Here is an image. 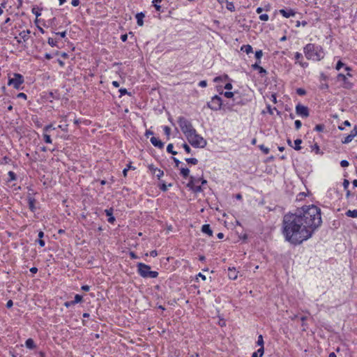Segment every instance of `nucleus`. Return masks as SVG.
<instances>
[{"label":"nucleus","mask_w":357,"mask_h":357,"mask_svg":"<svg viewBox=\"0 0 357 357\" xmlns=\"http://www.w3.org/2000/svg\"><path fill=\"white\" fill-rule=\"evenodd\" d=\"M321 224L320 208L314 204L304 205L283 216L282 233L286 241L298 245L310 239Z\"/></svg>","instance_id":"1"},{"label":"nucleus","mask_w":357,"mask_h":357,"mask_svg":"<svg viewBox=\"0 0 357 357\" xmlns=\"http://www.w3.org/2000/svg\"><path fill=\"white\" fill-rule=\"evenodd\" d=\"M303 52L308 60L321 61L324 57V52L321 46L308 43L303 47Z\"/></svg>","instance_id":"2"},{"label":"nucleus","mask_w":357,"mask_h":357,"mask_svg":"<svg viewBox=\"0 0 357 357\" xmlns=\"http://www.w3.org/2000/svg\"><path fill=\"white\" fill-rule=\"evenodd\" d=\"M137 272L143 278H156L158 272L151 270V266L142 262L137 264Z\"/></svg>","instance_id":"3"},{"label":"nucleus","mask_w":357,"mask_h":357,"mask_svg":"<svg viewBox=\"0 0 357 357\" xmlns=\"http://www.w3.org/2000/svg\"><path fill=\"white\" fill-rule=\"evenodd\" d=\"M177 121L181 131L185 135L186 138L191 135L192 133L194 134L196 130L194 128L192 123L189 120H188L184 116H181L178 118Z\"/></svg>","instance_id":"4"},{"label":"nucleus","mask_w":357,"mask_h":357,"mask_svg":"<svg viewBox=\"0 0 357 357\" xmlns=\"http://www.w3.org/2000/svg\"><path fill=\"white\" fill-rule=\"evenodd\" d=\"M188 142L195 148H204L206 144V140L204 139L200 135L197 133L195 130L194 134L187 137Z\"/></svg>","instance_id":"5"},{"label":"nucleus","mask_w":357,"mask_h":357,"mask_svg":"<svg viewBox=\"0 0 357 357\" xmlns=\"http://www.w3.org/2000/svg\"><path fill=\"white\" fill-rule=\"evenodd\" d=\"M224 104L222 98L218 95L213 96L211 100L206 102V107L213 111L224 109Z\"/></svg>","instance_id":"6"},{"label":"nucleus","mask_w":357,"mask_h":357,"mask_svg":"<svg viewBox=\"0 0 357 357\" xmlns=\"http://www.w3.org/2000/svg\"><path fill=\"white\" fill-rule=\"evenodd\" d=\"M246 103L245 100L240 96L239 93H238L237 95H235V96L231 98V100H229L224 104V109L233 111L235 106L245 105Z\"/></svg>","instance_id":"7"},{"label":"nucleus","mask_w":357,"mask_h":357,"mask_svg":"<svg viewBox=\"0 0 357 357\" xmlns=\"http://www.w3.org/2000/svg\"><path fill=\"white\" fill-rule=\"evenodd\" d=\"M336 81L340 83V86L347 90H351L354 87V84L344 76L343 73H338L336 76Z\"/></svg>","instance_id":"8"},{"label":"nucleus","mask_w":357,"mask_h":357,"mask_svg":"<svg viewBox=\"0 0 357 357\" xmlns=\"http://www.w3.org/2000/svg\"><path fill=\"white\" fill-rule=\"evenodd\" d=\"M24 82V79L22 75L20 73H14L13 77H8V85L13 86L15 89H20V86Z\"/></svg>","instance_id":"9"},{"label":"nucleus","mask_w":357,"mask_h":357,"mask_svg":"<svg viewBox=\"0 0 357 357\" xmlns=\"http://www.w3.org/2000/svg\"><path fill=\"white\" fill-rule=\"evenodd\" d=\"M296 113L302 118H306L310 115L308 107L301 104H298L296 106Z\"/></svg>","instance_id":"10"},{"label":"nucleus","mask_w":357,"mask_h":357,"mask_svg":"<svg viewBox=\"0 0 357 357\" xmlns=\"http://www.w3.org/2000/svg\"><path fill=\"white\" fill-rule=\"evenodd\" d=\"M195 177L193 176H190V180L186 186L195 193L201 192L203 191L202 186L195 185Z\"/></svg>","instance_id":"11"},{"label":"nucleus","mask_w":357,"mask_h":357,"mask_svg":"<svg viewBox=\"0 0 357 357\" xmlns=\"http://www.w3.org/2000/svg\"><path fill=\"white\" fill-rule=\"evenodd\" d=\"M357 135V125H355L353 129L351 130L350 133L342 139L341 142L342 144H349L350 143L354 138Z\"/></svg>","instance_id":"12"},{"label":"nucleus","mask_w":357,"mask_h":357,"mask_svg":"<svg viewBox=\"0 0 357 357\" xmlns=\"http://www.w3.org/2000/svg\"><path fill=\"white\" fill-rule=\"evenodd\" d=\"M148 168L151 173L156 174V177L158 179H160V178L164 175V172L155 167L153 164L149 165Z\"/></svg>","instance_id":"13"},{"label":"nucleus","mask_w":357,"mask_h":357,"mask_svg":"<svg viewBox=\"0 0 357 357\" xmlns=\"http://www.w3.org/2000/svg\"><path fill=\"white\" fill-rule=\"evenodd\" d=\"M279 13L286 18L294 17L296 15V12L291 8H282L279 10Z\"/></svg>","instance_id":"14"},{"label":"nucleus","mask_w":357,"mask_h":357,"mask_svg":"<svg viewBox=\"0 0 357 357\" xmlns=\"http://www.w3.org/2000/svg\"><path fill=\"white\" fill-rule=\"evenodd\" d=\"M27 201L29 204V208L31 212L34 213L36 211V207L35 206V204L36 202V199L31 196V195H29L27 196Z\"/></svg>","instance_id":"15"},{"label":"nucleus","mask_w":357,"mask_h":357,"mask_svg":"<svg viewBox=\"0 0 357 357\" xmlns=\"http://www.w3.org/2000/svg\"><path fill=\"white\" fill-rule=\"evenodd\" d=\"M238 271L235 267H229L227 275L229 279L235 280L238 278Z\"/></svg>","instance_id":"16"},{"label":"nucleus","mask_w":357,"mask_h":357,"mask_svg":"<svg viewBox=\"0 0 357 357\" xmlns=\"http://www.w3.org/2000/svg\"><path fill=\"white\" fill-rule=\"evenodd\" d=\"M151 143L155 146L158 149H163L164 147V143L158 138L155 137H152L150 139Z\"/></svg>","instance_id":"17"},{"label":"nucleus","mask_w":357,"mask_h":357,"mask_svg":"<svg viewBox=\"0 0 357 357\" xmlns=\"http://www.w3.org/2000/svg\"><path fill=\"white\" fill-rule=\"evenodd\" d=\"M259 64L260 63H259V62L256 61L255 63L252 65V68L254 70H258V73L261 75V76L267 75L268 73H267L266 70L264 69V68H262L261 66H260Z\"/></svg>","instance_id":"18"},{"label":"nucleus","mask_w":357,"mask_h":357,"mask_svg":"<svg viewBox=\"0 0 357 357\" xmlns=\"http://www.w3.org/2000/svg\"><path fill=\"white\" fill-rule=\"evenodd\" d=\"M145 17V13L143 12H140L136 14L135 18L137 20V24L139 26H142L144 25V17Z\"/></svg>","instance_id":"19"},{"label":"nucleus","mask_w":357,"mask_h":357,"mask_svg":"<svg viewBox=\"0 0 357 357\" xmlns=\"http://www.w3.org/2000/svg\"><path fill=\"white\" fill-rule=\"evenodd\" d=\"M202 231L204 234H208L209 236H213V230L211 229L210 225L208 224H205L202 225Z\"/></svg>","instance_id":"20"},{"label":"nucleus","mask_w":357,"mask_h":357,"mask_svg":"<svg viewBox=\"0 0 357 357\" xmlns=\"http://www.w3.org/2000/svg\"><path fill=\"white\" fill-rule=\"evenodd\" d=\"M25 346L29 349H34L36 345L32 338H28L25 342Z\"/></svg>","instance_id":"21"},{"label":"nucleus","mask_w":357,"mask_h":357,"mask_svg":"<svg viewBox=\"0 0 357 357\" xmlns=\"http://www.w3.org/2000/svg\"><path fill=\"white\" fill-rule=\"evenodd\" d=\"M180 174L184 178H190V169L187 167H181L180 169Z\"/></svg>","instance_id":"22"},{"label":"nucleus","mask_w":357,"mask_h":357,"mask_svg":"<svg viewBox=\"0 0 357 357\" xmlns=\"http://www.w3.org/2000/svg\"><path fill=\"white\" fill-rule=\"evenodd\" d=\"M31 31L29 29L24 30L20 33V36L23 39L24 41H26L29 39V35Z\"/></svg>","instance_id":"23"},{"label":"nucleus","mask_w":357,"mask_h":357,"mask_svg":"<svg viewBox=\"0 0 357 357\" xmlns=\"http://www.w3.org/2000/svg\"><path fill=\"white\" fill-rule=\"evenodd\" d=\"M241 50L245 52L248 54L252 53L253 51L252 47L250 45H243L241 47Z\"/></svg>","instance_id":"24"},{"label":"nucleus","mask_w":357,"mask_h":357,"mask_svg":"<svg viewBox=\"0 0 357 357\" xmlns=\"http://www.w3.org/2000/svg\"><path fill=\"white\" fill-rule=\"evenodd\" d=\"M264 354V348H259L252 354V357H262Z\"/></svg>","instance_id":"25"},{"label":"nucleus","mask_w":357,"mask_h":357,"mask_svg":"<svg viewBox=\"0 0 357 357\" xmlns=\"http://www.w3.org/2000/svg\"><path fill=\"white\" fill-rule=\"evenodd\" d=\"M48 96L50 98H52V99H55V100L60 99L59 93H58L57 90H55L54 91L49 92Z\"/></svg>","instance_id":"26"},{"label":"nucleus","mask_w":357,"mask_h":357,"mask_svg":"<svg viewBox=\"0 0 357 357\" xmlns=\"http://www.w3.org/2000/svg\"><path fill=\"white\" fill-rule=\"evenodd\" d=\"M302 144V139H296L294 140V146L293 147L296 151H300L301 149V144Z\"/></svg>","instance_id":"27"},{"label":"nucleus","mask_w":357,"mask_h":357,"mask_svg":"<svg viewBox=\"0 0 357 357\" xmlns=\"http://www.w3.org/2000/svg\"><path fill=\"white\" fill-rule=\"evenodd\" d=\"M8 176L7 181L10 182L17 180V175L14 172L10 171L8 172Z\"/></svg>","instance_id":"28"},{"label":"nucleus","mask_w":357,"mask_h":357,"mask_svg":"<svg viewBox=\"0 0 357 357\" xmlns=\"http://www.w3.org/2000/svg\"><path fill=\"white\" fill-rule=\"evenodd\" d=\"M237 94H238V92H236V91H234V92L225 91L223 93L222 95L227 98L231 99L234 96H235V95H237Z\"/></svg>","instance_id":"29"},{"label":"nucleus","mask_w":357,"mask_h":357,"mask_svg":"<svg viewBox=\"0 0 357 357\" xmlns=\"http://www.w3.org/2000/svg\"><path fill=\"white\" fill-rule=\"evenodd\" d=\"M346 215L350 218H357V209L347 211L346 212Z\"/></svg>","instance_id":"30"},{"label":"nucleus","mask_w":357,"mask_h":357,"mask_svg":"<svg viewBox=\"0 0 357 357\" xmlns=\"http://www.w3.org/2000/svg\"><path fill=\"white\" fill-rule=\"evenodd\" d=\"M263 56L262 50H259L255 52V56L257 59V61L259 62V63H261V59Z\"/></svg>","instance_id":"31"},{"label":"nucleus","mask_w":357,"mask_h":357,"mask_svg":"<svg viewBox=\"0 0 357 357\" xmlns=\"http://www.w3.org/2000/svg\"><path fill=\"white\" fill-rule=\"evenodd\" d=\"M229 79V77L227 75H224L223 76H218V77H215L213 79V82H223L225 80H227Z\"/></svg>","instance_id":"32"},{"label":"nucleus","mask_w":357,"mask_h":357,"mask_svg":"<svg viewBox=\"0 0 357 357\" xmlns=\"http://www.w3.org/2000/svg\"><path fill=\"white\" fill-rule=\"evenodd\" d=\"M185 160L186 161V162L188 164H191V165H195L198 163V160L195 158H185Z\"/></svg>","instance_id":"33"},{"label":"nucleus","mask_w":357,"mask_h":357,"mask_svg":"<svg viewBox=\"0 0 357 357\" xmlns=\"http://www.w3.org/2000/svg\"><path fill=\"white\" fill-rule=\"evenodd\" d=\"M257 344L258 346H260V348H264V338H263L262 335H259L258 336L257 341Z\"/></svg>","instance_id":"34"},{"label":"nucleus","mask_w":357,"mask_h":357,"mask_svg":"<svg viewBox=\"0 0 357 357\" xmlns=\"http://www.w3.org/2000/svg\"><path fill=\"white\" fill-rule=\"evenodd\" d=\"M158 187L160 190L162 192H166L168 190L167 185H166L165 182L163 181H161L160 184L158 185Z\"/></svg>","instance_id":"35"},{"label":"nucleus","mask_w":357,"mask_h":357,"mask_svg":"<svg viewBox=\"0 0 357 357\" xmlns=\"http://www.w3.org/2000/svg\"><path fill=\"white\" fill-rule=\"evenodd\" d=\"M173 148H174V146L172 144H169L167 146V151L169 153H171L174 155H176L177 154V152L176 151H174L173 150Z\"/></svg>","instance_id":"36"},{"label":"nucleus","mask_w":357,"mask_h":357,"mask_svg":"<svg viewBox=\"0 0 357 357\" xmlns=\"http://www.w3.org/2000/svg\"><path fill=\"white\" fill-rule=\"evenodd\" d=\"M258 147L264 154H268L270 152V149L264 144L259 145Z\"/></svg>","instance_id":"37"},{"label":"nucleus","mask_w":357,"mask_h":357,"mask_svg":"<svg viewBox=\"0 0 357 357\" xmlns=\"http://www.w3.org/2000/svg\"><path fill=\"white\" fill-rule=\"evenodd\" d=\"M57 40H54L52 38H49L47 40V43L52 47H57Z\"/></svg>","instance_id":"38"},{"label":"nucleus","mask_w":357,"mask_h":357,"mask_svg":"<svg viewBox=\"0 0 357 357\" xmlns=\"http://www.w3.org/2000/svg\"><path fill=\"white\" fill-rule=\"evenodd\" d=\"M344 126L349 127L351 126V123L348 120H346L342 123V125L338 126V129L340 130H343L344 129Z\"/></svg>","instance_id":"39"},{"label":"nucleus","mask_w":357,"mask_h":357,"mask_svg":"<svg viewBox=\"0 0 357 357\" xmlns=\"http://www.w3.org/2000/svg\"><path fill=\"white\" fill-rule=\"evenodd\" d=\"M345 65L346 64L344 63L341 60H339L337 62L335 68L336 70H340L342 68H343V67L344 68Z\"/></svg>","instance_id":"40"},{"label":"nucleus","mask_w":357,"mask_h":357,"mask_svg":"<svg viewBox=\"0 0 357 357\" xmlns=\"http://www.w3.org/2000/svg\"><path fill=\"white\" fill-rule=\"evenodd\" d=\"M82 299H83V296L82 295L76 294L75 296L73 302L75 303V304H77V303H81L82 301Z\"/></svg>","instance_id":"41"},{"label":"nucleus","mask_w":357,"mask_h":357,"mask_svg":"<svg viewBox=\"0 0 357 357\" xmlns=\"http://www.w3.org/2000/svg\"><path fill=\"white\" fill-rule=\"evenodd\" d=\"M119 93H120V95H119V97H120V98H121V97H122V96H124V95H126V94H128V95H129V96H131V93H130V92H128V91H127V89H125V88H121V89H120L119 90Z\"/></svg>","instance_id":"42"},{"label":"nucleus","mask_w":357,"mask_h":357,"mask_svg":"<svg viewBox=\"0 0 357 357\" xmlns=\"http://www.w3.org/2000/svg\"><path fill=\"white\" fill-rule=\"evenodd\" d=\"M325 128V126L324 124H317L315 126L314 130L317 132H323Z\"/></svg>","instance_id":"43"},{"label":"nucleus","mask_w":357,"mask_h":357,"mask_svg":"<svg viewBox=\"0 0 357 357\" xmlns=\"http://www.w3.org/2000/svg\"><path fill=\"white\" fill-rule=\"evenodd\" d=\"M226 7L231 12L235 10V6L233 2L227 1Z\"/></svg>","instance_id":"44"},{"label":"nucleus","mask_w":357,"mask_h":357,"mask_svg":"<svg viewBox=\"0 0 357 357\" xmlns=\"http://www.w3.org/2000/svg\"><path fill=\"white\" fill-rule=\"evenodd\" d=\"M114 208L112 207L109 208H107L104 211V213L107 217H110L113 215Z\"/></svg>","instance_id":"45"},{"label":"nucleus","mask_w":357,"mask_h":357,"mask_svg":"<svg viewBox=\"0 0 357 357\" xmlns=\"http://www.w3.org/2000/svg\"><path fill=\"white\" fill-rule=\"evenodd\" d=\"M321 90H328L329 88L328 84L326 82H320V85L319 86Z\"/></svg>","instance_id":"46"},{"label":"nucleus","mask_w":357,"mask_h":357,"mask_svg":"<svg viewBox=\"0 0 357 357\" xmlns=\"http://www.w3.org/2000/svg\"><path fill=\"white\" fill-rule=\"evenodd\" d=\"M312 151H314L317 154H323V152L320 151L319 146L317 144H315L314 146H312Z\"/></svg>","instance_id":"47"},{"label":"nucleus","mask_w":357,"mask_h":357,"mask_svg":"<svg viewBox=\"0 0 357 357\" xmlns=\"http://www.w3.org/2000/svg\"><path fill=\"white\" fill-rule=\"evenodd\" d=\"M328 79V77L324 73H320L319 81L320 82H326Z\"/></svg>","instance_id":"48"},{"label":"nucleus","mask_w":357,"mask_h":357,"mask_svg":"<svg viewBox=\"0 0 357 357\" xmlns=\"http://www.w3.org/2000/svg\"><path fill=\"white\" fill-rule=\"evenodd\" d=\"M43 138H44V141L45 142V143L47 144H51L52 143V139H51V137L50 135L46 134V133H44L43 134Z\"/></svg>","instance_id":"49"},{"label":"nucleus","mask_w":357,"mask_h":357,"mask_svg":"<svg viewBox=\"0 0 357 357\" xmlns=\"http://www.w3.org/2000/svg\"><path fill=\"white\" fill-rule=\"evenodd\" d=\"M163 130L165 134L167 136V139H169L170 133H171V128L167 126L163 127Z\"/></svg>","instance_id":"50"},{"label":"nucleus","mask_w":357,"mask_h":357,"mask_svg":"<svg viewBox=\"0 0 357 357\" xmlns=\"http://www.w3.org/2000/svg\"><path fill=\"white\" fill-rule=\"evenodd\" d=\"M296 93L298 95V96H305L306 94V91L303 89V88H298L296 89Z\"/></svg>","instance_id":"51"},{"label":"nucleus","mask_w":357,"mask_h":357,"mask_svg":"<svg viewBox=\"0 0 357 357\" xmlns=\"http://www.w3.org/2000/svg\"><path fill=\"white\" fill-rule=\"evenodd\" d=\"M182 147L184 149L185 151L187 153H191V149H190V147L189 146L188 144H187L186 143H183L182 144Z\"/></svg>","instance_id":"52"},{"label":"nucleus","mask_w":357,"mask_h":357,"mask_svg":"<svg viewBox=\"0 0 357 357\" xmlns=\"http://www.w3.org/2000/svg\"><path fill=\"white\" fill-rule=\"evenodd\" d=\"M153 6L155 8L156 11H158L159 13L164 12V9L162 8V6H160V4H154V5H153Z\"/></svg>","instance_id":"53"},{"label":"nucleus","mask_w":357,"mask_h":357,"mask_svg":"<svg viewBox=\"0 0 357 357\" xmlns=\"http://www.w3.org/2000/svg\"><path fill=\"white\" fill-rule=\"evenodd\" d=\"M259 18L261 21L266 22L269 20V16L267 14H261L259 15Z\"/></svg>","instance_id":"54"},{"label":"nucleus","mask_w":357,"mask_h":357,"mask_svg":"<svg viewBox=\"0 0 357 357\" xmlns=\"http://www.w3.org/2000/svg\"><path fill=\"white\" fill-rule=\"evenodd\" d=\"M295 59L299 63L301 61V59H303V54L300 52H296L294 56Z\"/></svg>","instance_id":"55"},{"label":"nucleus","mask_w":357,"mask_h":357,"mask_svg":"<svg viewBox=\"0 0 357 357\" xmlns=\"http://www.w3.org/2000/svg\"><path fill=\"white\" fill-rule=\"evenodd\" d=\"M32 13L33 14H34L37 17L40 16L41 13H40V10L38 9V8H33L32 9Z\"/></svg>","instance_id":"56"},{"label":"nucleus","mask_w":357,"mask_h":357,"mask_svg":"<svg viewBox=\"0 0 357 357\" xmlns=\"http://www.w3.org/2000/svg\"><path fill=\"white\" fill-rule=\"evenodd\" d=\"M295 128L299 130L302 126V123L300 120H296L294 122Z\"/></svg>","instance_id":"57"},{"label":"nucleus","mask_w":357,"mask_h":357,"mask_svg":"<svg viewBox=\"0 0 357 357\" xmlns=\"http://www.w3.org/2000/svg\"><path fill=\"white\" fill-rule=\"evenodd\" d=\"M266 109H267V112H268L271 115H272V114H273V109L277 110V109H276L275 107L272 108V107H271V106L269 104H268V105H266Z\"/></svg>","instance_id":"58"},{"label":"nucleus","mask_w":357,"mask_h":357,"mask_svg":"<svg viewBox=\"0 0 357 357\" xmlns=\"http://www.w3.org/2000/svg\"><path fill=\"white\" fill-rule=\"evenodd\" d=\"M52 129L54 130L55 128L53 127V126L52 124H50V125L45 126V128H43V130L45 132H49Z\"/></svg>","instance_id":"59"},{"label":"nucleus","mask_w":357,"mask_h":357,"mask_svg":"<svg viewBox=\"0 0 357 357\" xmlns=\"http://www.w3.org/2000/svg\"><path fill=\"white\" fill-rule=\"evenodd\" d=\"M53 33L56 35L60 36L61 38H65L66 36L67 31H64L62 32L53 31Z\"/></svg>","instance_id":"60"},{"label":"nucleus","mask_w":357,"mask_h":357,"mask_svg":"<svg viewBox=\"0 0 357 357\" xmlns=\"http://www.w3.org/2000/svg\"><path fill=\"white\" fill-rule=\"evenodd\" d=\"M349 165V162L347 160H342L340 161V165L342 167H347Z\"/></svg>","instance_id":"61"},{"label":"nucleus","mask_w":357,"mask_h":357,"mask_svg":"<svg viewBox=\"0 0 357 357\" xmlns=\"http://www.w3.org/2000/svg\"><path fill=\"white\" fill-rule=\"evenodd\" d=\"M307 24V22L306 21H302V22H300V21H297L296 22V27H298L300 26L301 25L303 26H305Z\"/></svg>","instance_id":"62"},{"label":"nucleus","mask_w":357,"mask_h":357,"mask_svg":"<svg viewBox=\"0 0 357 357\" xmlns=\"http://www.w3.org/2000/svg\"><path fill=\"white\" fill-rule=\"evenodd\" d=\"M343 187L344 190H347L349 185V181L347 179H344L343 181Z\"/></svg>","instance_id":"63"},{"label":"nucleus","mask_w":357,"mask_h":357,"mask_svg":"<svg viewBox=\"0 0 357 357\" xmlns=\"http://www.w3.org/2000/svg\"><path fill=\"white\" fill-rule=\"evenodd\" d=\"M17 98L26 100L27 99V96L24 93H19L17 95Z\"/></svg>","instance_id":"64"}]
</instances>
